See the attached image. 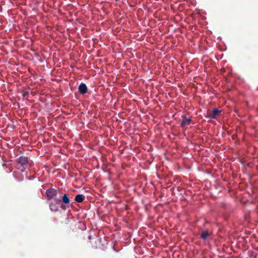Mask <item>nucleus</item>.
Masks as SVG:
<instances>
[{"mask_svg": "<svg viewBox=\"0 0 258 258\" xmlns=\"http://www.w3.org/2000/svg\"><path fill=\"white\" fill-rule=\"evenodd\" d=\"M57 190L53 188H50L46 190V198L47 200L56 199L55 197L57 196Z\"/></svg>", "mask_w": 258, "mask_h": 258, "instance_id": "nucleus-1", "label": "nucleus"}, {"mask_svg": "<svg viewBox=\"0 0 258 258\" xmlns=\"http://www.w3.org/2000/svg\"><path fill=\"white\" fill-rule=\"evenodd\" d=\"M61 202L60 199H55L49 204V209L52 212H56L58 210L59 205Z\"/></svg>", "mask_w": 258, "mask_h": 258, "instance_id": "nucleus-2", "label": "nucleus"}, {"mask_svg": "<svg viewBox=\"0 0 258 258\" xmlns=\"http://www.w3.org/2000/svg\"><path fill=\"white\" fill-rule=\"evenodd\" d=\"M200 238L203 240L207 239L212 234V232L208 229H200Z\"/></svg>", "mask_w": 258, "mask_h": 258, "instance_id": "nucleus-3", "label": "nucleus"}, {"mask_svg": "<svg viewBox=\"0 0 258 258\" xmlns=\"http://www.w3.org/2000/svg\"><path fill=\"white\" fill-rule=\"evenodd\" d=\"M88 238L90 240H92V241H90V242L91 243V244L92 245V247L94 248H97L98 246V243H100V238H99L98 237H93L92 238L91 236H89Z\"/></svg>", "mask_w": 258, "mask_h": 258, "instance_id": "nucleus-4", "label": "nucleus"}, {"mask_svg": "<svg viewBox=\"0 0 258 258\" xmlns=\"http://www.w3.org/2000/svg\"><path fill=\"white\" fill-rule=\"evenodd\" d=\"M182 119L180 122V126L181 127H184L190 124L191 122V119L187 118L185 115H182Z\"/></svg>", "mask_w": 258, "mask_h": 258, "instance_id": "nucleus-5", "label": "nucleus"}, {"mask_svg": "<svg viewBox=\"0 0 258 258\" xmlns=\"http://www.w3.org/2000/svg\"><path fill=\"white\" fill-rule=\"evenodd\" d=\"M221 112V110H219L217 108H215L209 114V116L212 119L216 118L217 116L219 115Z\"/></svg>", "mask_w": 258, "mask_h": 258, "instance_id": "nucleus-6", "label": "nucleus"}, {"mask_svg": "<svg viewBox=\"0 0 258 258\" xmlns=\"http://www.w3.org/2000/svg\"><path fill=\"white\" fill-rule=\"evenodd\" d=\"M79 91L80 94H84L87 92L88 88L85 84L82 83L79 86Z\"/></svg>", "mask_w": 258, "mask_h": 258, "instance_id": "nucleus-7", "label": "nucleus"}, {"mask_svg": "<svg viewBox=\"0 0 258 258\" xmlns=\"http://www.w3.org/2000/svg\"><path fill=\"white\" fill-rule=\"evenodd\" d=\"M18 162L20 164L21 166H24L28 163V159L25 156H21L18 159Z\"/></svg>", "mask_w": 258, "mask_h": 258, "instance_id": "nucleus-8", "label": "nucleus"}, {"mask_svg": "<svg viewBox=\"0 0 258 258\" xmlns=\"http://www.w3.org/2000/svg\"><path fill=\"white\" fill-rule=\"evenodd\" d=\"M85 199V196L83 195L79 194L75 196V200L77 203H82Z\"/></svg>", "mask_w": 258, "mask_h": 258, "instance_id": "nucleus-9", "label": "nucleus"}, {"mask_svg": "<svg viewBox=\"0 0 258 258\" xmlns=\"http://www.w3.org/2000/svg\"><path fill=\"white\" fill-rule=\"evenodd\" d=\"M61 201L65 204L70 203V200L67 194H64L61 197Z\"/></svg>", "mask_w": 258, "mask_h": 258, "instance_id": "nucleus-10", "label": "nucleus"}, {"mask_svg": "<svg viewBox=\"0 0 258 258\" xmlns=\"http://www.w3.org/2000/svg\"><path fill=\"white\" fill-rule=\"evenodd\" d=\"M28 95V92L25 91L23 93V96L24 97H27Z\"/></svg>", "mask_w": 258, "mask_h": 258, "instance_id": "nucleus-11", "label": "nucleus"}, {"mask_svg": "<svg viewBox=\"0 0 258 258\" xmlns=\"http://www.w3.org/2000/svg\"><path fill=\"white\" fill-rule=\"evenodd\" d=\"M64 206L63 205H61V208H62V209H64Z\"/></svg>", "mask_w": 258, "mask_h": 258, "instance_id": "nucleus-12", "label": "nucleus"}]
</instances>
